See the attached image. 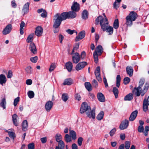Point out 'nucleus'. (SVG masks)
I'll return each instance as SVG.
<instances>
[{
  "label": "nucleus",
  "mask_w": 149,
  "mask_h": 149,
  "mask_svg": "<svg viewBox=\"0 0 149 149\" xmlns=\"http://www.w3.org/2000/svg\"><path fill=\"white\" fill-rule=\"evenodd\" d=\"M77 16L76 13L73 11L64 12L60 15L58 13L56 14L54 17L56 19L55 20L53 27L54 28H58L60 26L62 21L66 20L67 19L74 18Z\"/></svg>",
  "instance_id": "obj_1"
},
{
  "label": "nucleus",
  "mask_w": 149,
  "mask_h": 149,
  "mask_svg": "<svg viewBox=\"0 0 149 149\" xmlns=\"http://www.w3.org/2000/svg\"><path fill=\"white\" fill-rule=\"evenodd\" d=\"M149 87V84L146 83L142 90V88L140 86L138 87H135L132 91L133 94L136 96H139L141 94V96H143L145 93L147 92Z\"/></svg>",
  "instance_id": "obj_2"
},
{
  "label": "nucleus",
  "mask_w": 149,
  "mask_h": 149,
  "mask_svg": "<svg viewBox=\"0 0 149 149\" xmlns=\"http://www.w3.org/2000/svg\"><path fill=\"white\" fill-rule=\"evenodd\" d=\"M91 111V108L90 107L88 106L87 103L84 102L81 104V107L80 109V113L82 114L85 112L88 111Z\"/></svg>",
  "instance_id": "obj_3"
},
{
  "label": "nucleus",
  "mask_w": 149,
  "mask_h": 149,
  "mask_svg": "<svg viewBox=\"0 0 149 149\" xmlns=\"http://www.w3.org/2000/svg\"><path fill=\"white\" fill-rule=\"evenodd\" d=\"M100 23L102 29L103 31H105L106 27L108 24L107 18L104 19L102 17V19L100 20Z\"/></svg>",
  "instance_id": "obj_4"
},
{
  "label": "nucleus",
  "mask_w": 149,
  "mask_h": 149,
  "mask_svg": "<svg viewBox=\"0 0 149 149\" xmlns=\"http://www.w3.org/2000/svg\"><path fill=\"white\" fill-rule=\"evenodd\" d=\"M87 63L86 62H81L79 63L75 67L76 70L79 71L83 69L87 65Z\"/></svg>",
  "instance_id": "obj_5"
},
{
  "label": "nucleus",
  "mask_w": 149,
  "mask_h": 149,
  "mask_svg": "<svg viewBox=\"0 0 149 149\" xmlns=\"http://www.w3.org/2000/svg\"><path fill=\"white\" fill-rule=\"evenodd\" d=\"M100 69L99 66L97 67L95 71V74L97 80L99 82L102 81V78L100 76Z\"/></svg>",
  "instance_id": "obj_6"
},
{
  "label": "nucleus",
  "mask_w": 149,
  "mask_h": 149,
  "mask_svg": "<svg viewBox=\"0 0 149 149\" xmlns=\"http://www.w3.org/2000/svg\"><path fill=\"white\" fill-rule=\"evenodd\" d=\"M148 106H149V96L147 99L145 98L143 100V109L144 111H146L148 109Z\"/></svg>",
  "instance_id": "obj_7"
},
{
  "label": "nucleus",
  "mask_w": 149,
  "mask_h": 149,
  "mask_svg": "<svg viewBox=\"0 0 149 149\" xmlns=\"http://www.w3.org/2000/svg\"><path fill=\"white\" fill-rule=\"evenodd\" d=\"M71 9L72 11L76 12L78 11L80 9V6L78 3L77 2H74L71 6Z\"/></svg>",
  "instance_id": "obj_8"
},
{
  "label": "nucleus",
  "mask_w": 149,
  "mask_h": 149,
  "mask_svg": "<svg viewBox=\"0 0 149 149\" xmlns=\"http://www.w3.org/2000/svg\"><path fill=\"white\" fill-rule=\"evenodd\" d=\"M129 125V121L128 120L125 119L123 120L121 123L119 128L121 130H123L126 129Z\"/></svg>",
  "instance_id": "obj_9"
},
{
  "label": "nucleus",
  "mask_w": 149,
  "mask_h": 149,
  "mask_svg": "<svg viewBox=\"0 0 149 149\" xmlns=\"http://www.w3.org/2000/svg\"><path fill=\"white\" fill-rule=\"evenodd\" d=\"M73 54L72 57V61L73 63L77 64L80 61V55L77 52Z\"/></svg>",
  "instance_id": "obj_10"
},
{
  "label": "nucleus",
  "mask_w": 149,
  "mask_h": 149,
  "mask_svg": "<svg viewBox=\"0 0 149 149\" xmlns=\"http://www.w3.org/2000/svg\"><path fill=\"white\" fill-rule=\"evenodd\" d=\"M29 49L31 52L34 54L37 52V50L35 44L33 42H31L29 45Z\"/></svg>",
  "instance_id": "obj_11"
},
{
  "label": "nucleus",
  "mask_w": 149,
  "mask_h": 149,
  "mask_svg": "<svg viewBox=\"0 0 149 149\" xmlns=\"http://www.w3.org/2000/svg\"><path fill=\"white\" fill-rule=\"evenodd\" d=\"M12 29V25L11 24L8 25L3 31L2 33L5 35L7 34L10 32Z\"/></svg>",
  "instance_id": "obj_12"
},
{
  "label": "nucleus",
  "mask_w": 149,
  "mask_h": 149,
  "mask_svg": "<svg viewBox=\"0 0 149 149\" xmlns=\"http://www.w3.org/2000/svg\"><path fill=\"white\" fill-rule=\"evenodd\" d=\"M127 16L131 19L132 20L134 21L138 17V15L136 12L132 11Z\"/></svg>",
  "instance_id": "obj_13"
},
{
  "label": "nucleus",
  "mask_w": 149,
  "mask_h": 149,
  "mask_svg": "<svg viewBox=\"0 0 149 149\" xmlns=\"http://www.w3.org/2000/svg\"><path fill=\"white\" fill-rule=\"evenodd\" d=\"M43 29L41 26H38L36 29L35 34L38 36H41L43 33Z\"/></svg>",
  "instance_id": "obj_14"
},
{
  "label": "nucleus",
  "mask_w": 149,
  "mask_h": 149,
  "mask_svg": "<svg viewBox=\"0 0 149 149\" xmlns=\"http://www.w3.org/2000/svg\"><path fill=\"white\" fill-rule=\"evenodd\" d=\"M53 102L52 101H47L45 104V109L47 111H49L53 106Z\"/></svg>",
  "instance_id": "obj_15"
},
{
  "label": "nucleus",
  "mask_w": 149,
  "mask_h": 149,
  "mask_svg": "<svg viewBox=\"0 0 149 149\" xmlns=\"http://www.w3.org/2000/svg\"><path fill=\"white\" fill-rule=\"evenodd\" d=\"M138 113V111L136 110L132 112L129 117V120L130 121H133L137 117Z\"/></svg>",
  "instance_id": "obj_16"
},
{
  "label": "nucleus",
  "mask_w": 149,
  "mask_h": 149,
  "mask_svg": "<svg viewBox=\"0 0 149 149\" xmlns=\"http://www.w3.org/2000/svg\"><path fill=\"white\" fill-rule=\"evenodd\" d=\"M85 32L84 31H82L79 33L78 36H77L75 38V41H78L81 40L85 36Z\"/></svg>",
  "instance_id": "obj_17"
},
{
  "label": "nucleus",
  "mask_w": 149,
  "mask_h": 149,
  "mask_svg": "<svg viewBox=\"0 0 149 149\" xmlns=\"http://www.w3.org/2000/svg\"><path fill=\"white\" fill-rule=\"evenodd\" d=\"M87 116L90 118H92L94 119L95 118V111L92 110L91 109V111H88L86 112V113Z\"/></svg>",
  "instance_id": "obj_18"
},
{
  "label": "nucleus",
  "mask_w": 149,
  "mask_h": 149,
  "mask_svg": "<svg viewBox=\"0 0 149 149\" xmlns=\"http://www.w3.org/2000/svg\"><path fill=\"white\" fill-rule=\"evenodd\" d=\"M97 98L98 100L101 102H104L105 101V98L104 95L101 93H97Z\"/></svg>",
  "instance_id": "obj_19"
},
{
  "label": "nucleus",
  "mask_w": 149,
  "mask_h": 149,
  "mask_svg": "<svg viewBox=\"0 0 149 149\" xmlns=\"http://www.w3.org/2000/svg\"><path fill=\"white\" fill-rule=\"evenodd\" d=\"M29 2H27L24 5L22 10V11L24 13V15L26 14L29 12Z\"/></svg>",
  "instance_id": "obj_20"
},
{
  "label": "nucleus",
  "mask_w": 149,
  "mask_h": 149,
  "mask_svg": "<svg viewBox=\"0 0 149 149\" xmlns=\"http://www.w3.org/2000/svg\"><path fill=\"white\" fill-rule=\"evenodd\" d=\"M65 65L68 71L70 72L72 71L73 67L72 63L71 62L69 61L66 63Z\"/></svg>",
  "instance_id": "obj_21"
},
{
  "label": "nucleus",
  "mask_w": 149,
  "mask_h": 149,
  "mask_svg": "<svg viewBox=\"0 0 149 149\" xmlns=\"http://www.w3.org/2000/svg\"><path fill=\"white\" fill-rule=\"evenodd\" d=\"M7 81L6 76L3 74L0 75V84L3 86V84H5Z\"/></svg>",
  "instance_id": "obj_22"
},
{
  "label": "nucleus",
  "mask_w": 149,
  "mask_h": 149,
  "mask_svg": "<svg viewBox=\"0 0 149 149\" xmlns=\"http://www.w3.org/2000/svg\"><path fill=\"white\" fill-rule=\"evenodd\" d=\"M126 71L127 73L130 77H131L133 75V70L132 67L128 66L126 68Z\"/></svg>",
  "instance_id": "obj_23"
},
{
  "label": "nucleus",
  "mask_w": 149,
  "mask_h": 149,
  "mask_svg": "<svg viewBox=\"0 0 149 149\" xmlns=\"http://www.w3.org/2000/svg\"><path fill=\"white\" fill-rule=\"evenodd\" d=\"M88 13L86 10H84L82 12L81 14V17L83 19H86L88 17Z\"/></svg>",
  "instance_id": "obj_24"
},
{
  "label": "nucleus",
  "mask_w": 149,
  "mask_h": 149,
  "mask_svg": "<svg viewBox=\"0 0 149 149\" xmlns=\"http://www.w3.org/2000/svg\"><path fill=\"white\" fill-rule=\"evenodd\" d=\"M72 80L70 78H68L65 80L63 84L64 85H70L72 84Z\"/></svg>",
  "instance_id": "obj_25"
},
{
  "label": "nucleus",
  "mask_w": 149,
  "mask_h": 149,
  "mask_svg": "<svg viewBox=\"0 0 149 149\" xmlns=\"http://www.w3.org/2000/svg\"><path fill=\"white\" fill-rule=\"evenodd\" d=\"M28 127L27 121L26 120H24L22 123V130L26 131Z\"/></svg>",
  "instance_id": "obj_26"
},
{
  "label": "nucleus",
  "mask_w": 149,
  "mask_h": 149,
  "mask_svg": "<svg viewBox=\"0 0 149 149\" xmlns=\"http://www.w3.org/2000/svg\"><path fill=\"white\" fill-rule=\"evenodd\" d=\"M65 144L63 141H61L58 142V146H56L55 149H64Z\"/></svg>",
  "instance_id": "obj_27"
},
{
  "label": "nucleus",
  "mask_w": 149,
  "mask_h": 149,
  "mask_svg": "<svg viewBox=\"0 0 149 149\" xmlns=\"http://www.w3.org/2000/svg\"><path fill=\"white\" fill-rule=\"evenodd\" d=\"M85 86L86 89L89 91H91L92 90V87L90 83L89 82H86L84 84Z\"/></svg>",
  "instance_id": "obj_28"
},
{
  "label": "nucleus",
  "mask_w": 149,
  "mask_h": 149,
  "mask_svg": "<svg viewBox=\"0 0 149 149\" xmlns=\"http://www.w3.org/2000/svg\"><path fill=\"white\" fill-rule=\"evenodd\" d=\"M25 24L24 21L21 22L20 26V33L21 35H23L24 34V27L25 26Z\"/></svg>",
  "instance_id": "obj_29"
},
{
  "label": "nucleus",
  "mask_w": 149,
  "mask_h": 149,
  "mask_svg": "<svg viewBox=\"0 0 149 149\" xmlns=\"http://www.w3.org/2000/svg\"><path fill=\"white\" fill-rule=\"evenodd\" d=\"M126 24L128 26H131L132 24V21H134L132 20L131 19L127 16L126 17Z\"/></svg>",
  "instance_id": "obj_30"
},
{
  "label": "nucleus",
  "mask_w": 149,
  "mask_h": 149,
  "mask_svg": "<svg viewBox=\"0 0 149 149\" xmlns=\"http://www.w3.org/2000/svg\"><path fill=\"white\" fill-rule=\"evenodd\" d=\"M70 136L73 140H74L77 138L76 134V132L73 130H71L70 131Z\"/></svg>",
  "instance_id": "obj_31"
},
{
  "label": "nucleus",
  "mask_w": 149,
  "mask_h": 149,
  "mask_svg": "<svg viewBox=\"0 0 149 149\" xmlns=\"http://www.w3.org/2000/svg\"><path fill=\"white\" fill-rule=\"evenodd\" d=\"M18 116L16 114H14L12 116V118L14 125L17 126L18 125V123L17 121V119Z\"/></svg>",
  "instance_id": "obj_32"
},
{
  "label": "nucleus",
  "mask_w": 149,
  "mask_h": 149,
  "mask_svg": "<svg viewBox=\"0 0 149 149\" xmlns=\"http://www.w3.org/2000/svg\"><path fill=\"white\" fill-rule=\"evenodd\" d=\"M33 33H31L29 35L26 39V42H32L33 39Z\"/></svg>",
  "instance_id": "obj_33"
},
{
  "label": "nucleus",
  "mask_w": 149,
  "mask_h": 149,
  "mask_svg": "<svg viewBox=\"0 0 149 149\" xmlns=\"http://www.w3.org/2000/svg\"><path fill=\"white\" fill-rule=\"evenodd\" d=\"M133 98V95L132 93H130L126 95L124 97L125 101H130Z\"/></svg>",
  "instance_id": "obj_34"
},
{
  "label": "nucleus",
  "mask_w": 149,
  "mask_h": 149,
  "mask_svg": "<svg viewBox=\"0 0 149 149\" xmlns=\"http://www.w3.org/2000/svg\"><path fill=\"white\" fill-rule=\"evenodd\" d=\"M107 30V31L109 33V34L111 35L113 33V28L111 26H107L106 27L105 31Z\"/></svg>",
  "instance_id": "obj_35"
},
{
  "label": "nucleus",
  "mask_w": 149,
  "mask_h": 149,
  "mask_svg": "<svg viewBox=\"0 0 149 149\" xmlns=\"http://www.w3.org/2000/svg\"><path fill=\"white\" fill-rule=\"evenodd\" d=\"M113 92L115 98H117L118 97V90L116 87H113Z\"/></svg>",
  "instance_id": "obj_36"
},
{
  "label": "nucleus",
  "mask_w": 149,
  "mask_h": 149,
  "mask_svg": "<svg viewBox=\"0 0 149 149\" xmlns=\"http://www.w3.org/2000/svg\"><path fill=\"white\" fill-rule=\"evenodd\" d=\"M121 78L120 75H118L116 77V86L117 87L119 88L120 85V82Z\"/></svg>",
  "instance_id": "obj_37"
},
{
  "label": "nucleus",
  "mask_w": 149,
  "mask_h": 149,
  "mask_svg": "<svg viewBox=\"0 0 149 149\" xmlns=\"http://www.w3.org/2000/svg\"><path fill=\"white\" fill-rule=\"evenodd\" d=\"M6 99L4 98L1 100L0 105L1 106L3 107V109H5L6 108Z\"/></svg>",
  "instance_id": "obj_38"
},
{
  "label": "nucleus",
  "mask_w": 149,
  "mask_h": 149,
  "mask_svg": "<svg viewBox=\"0 0 149 149\" xmlns=\"http://www.w3.org/2000/svg\"><path fill=\"white\" fill-rule=\"evenodd\" d=\"M104 114V112L103 111H101L98 115L97 117V118L99 120H101L102 119Z\"/></svg>",
  "instance_id": "obj_39"
},
{
  "label": "nucleus",
  "mask_w": 149,
  "mask_h": 149,
  "mask_svg": "<svg viewBox=\"0 0 149 149\" xmlns=\"http://www.w3.org/2000/svg\"><path fill=\"white\" fill-rule=\"evenodd\" d=\"M71 138L70 136L68 134H66L64 137L65 141L67 143L71 141Z\"/></svg>",
  "instance_id": "obj_40"
},
{
  "label": "nucleus",
  "mask_w": 149,
  "mask_h": 149,
  "mask_svg": "<svg viewBox=\"0 0 149 149\" xmlns=\"http://www.w3.org/2000/svg\"><path fill=\"white\" fill-rule=\"evenodd\" d=\"M113 28L116 29H117L119 27V22L118 19H116L114 20L113 24Z\"/></svg>",
  "instance_id": "obj_41"
},
{
  "label": "nucleus",
  "mask_w": 149,
  "mask_h": 149,
  "mask_svg": "<svg viewBox=\"0 0 149 149\" xmlns=\"http://www.w3.org/2000/svg\"><path fill=\"white\" fill-rule=\"evenodd\" d=\"M62 136L61 134H56L55 136V139L56 141L58 142H59L61 141H63L62 140Z\"/></svg>",
  "instance_id": "obj_42"
},
{
  "label": "nucleus",
  "mask_w": 149,
  "mask_h": 149,
  "mask_svg": "<svg viewBox=\"0 0 149 149\" xmlns=\"http://www.w3.org/2000/svg\"><path fill=\"white\" fill-rule=\"evenodd\" d=\"M31 68V67L30 66H28L26 68L25 70L27 74H30L31 73L32 71Z\"/></svg>",
  "instance_id": "obj_43"
},
{
  "label": "nucleus",
  "mask_w": 149,
  "mask_h": 149,
  "mask_svg": "<svg viewBox=\"0 0 149 149\" xmlns=\"http://www.w3.org/2000/svg\"><path fill=\"white\" fill-rule=\"evenodd\" d=\"M97 51L96 52L97 53H100L101 54L103 52V48L102 46L101 45L98 46L95 51Z\"/></svg>",
  "instance_id": "obj_44"
},
{
  "label": "nucleus",
  "mask_w": 149,
  "mask_h": 149,
  "mask_svg": "<svg viewBox=\"0 0 149 149\" xmlns=\"http://www.w3.org/2000/svg\"><path fill=\"white\" fill-rule=\"evenodd\" d=\"M93 56L94 59V61L96 63H97L98 61L97 54L96 51H95L93 54Z\"/></svg>",
  "instance_id": "obj_45"
},
{
  "label": "nucleus",
  "mask_w": 149,
  "mask_h": 149,
  "mask_svg": "<svg viewBox=\"0 0 149 149\" xmlns=\"http://www.w3.org/2000/svg\"><path fill=\"white\" fill-rule=\"evenodd\" d=\"M79 43L76 44L74 47V48L71 54H73L74 52L76 51L79 48Z\"/></svg>",
  "instance_id": "obj_46"
},
{
  "label": "nucleus",
  "mask_w": 149,
  "mask_h": 149,
  "mask_svg": "<svg viewBox=\"0 0 149 149\" xmlns=\"http://www.w3.org/2000/svg\"><path fill=\"white\" fill-rule=\"evenodd\" d=\"M28 95L30 98H33L34 96V93L32 91H29L28 92Z\"/></svg>",
  "instance_id": "obj_47"
},
{
  "label": "nucleus",
  "mask_w": 149,
  "mask_h": 149,
  "mask_svg": "<svg viewBox=\"0 0 149 149\" xmlns=\"http://www.w3.org/2000/svg\"><path fill=\"white\" fill-rule=\"evenodd\" d=\"M62 98L64 101H66L68 98L67 94L65 93L63 94L62 96Z\"/></svg>",
  "instance_id": "obj_48"
},
{
  "label": "nucleus",
  "mask_w": 149,
  "mask_h": 149,
  "mask_svg": "<svg viewBox=\"0 0 149 149\" xmlns=\"http://www.w3.org/2000/svg\"><path fill=\"white\" fill-rule=\"evenodd\" d=\"M56 67L55 63H52L50 65L49 70L50 72L53 71Z\"/></svg>",
  "instance_id": "obj_49"
},
{
  "label": "nucleus",
  "mask_w": 149,
  "mask_h": 149,
  "mask_svg": "<svg viewBox=\"0 0 149 149\" xmlns=\"http://www.w3.org/2000/svg\"><path fill=\"white\" fill-rule=\"evenodd\" d=\"M66 32L70 35L74 33H76V34H77V32L74 30H71L70 29H68L66 30Z\"/></svg>",
  "instance_id": "obj_50"
},
{
  "label": "nucleus",
  "mask_w": 149,
  "mask_h": 149,
  "mask_svg": "<svg viewBox=\"0 0 149 149\" xmlns=\"http://www.w3.org/2000/svg\"><path fill=\"white\" fill-rule=\"evenodd\" d=\"M125 147L126 149H129L130 146V142L126 141L125 143Z\"/></svg>",
  "instance_id": "obj_51"
},
{
  "label": "nucleus",
  "mask_w": 149,
  "mask_h": 149,
  "mask_svg": "<svg viewBox=\"0 0 149 149\" xmlns=\"http://www.w3.org/2000/svg\"><path fill=\"white\" fill-rule=\"evenodd\" d=\"M38 59V57L36 56L34 57L31 58L30 60L32 62L35 63L37 62Z\"/></svg>",
  "instance_id": "obj_52"
},
{
  "label": "nucleus",
  "mask_w": 149,
  "mask_h": 149,
  "mask_svg": "<svg viewBox=\"0 0 149 149\" xmlns=\"http://www.w3.org/2000/svg\"><path fill=\"white\" fill-rule=\"evenodd\" d=\"M130 81V79L129 77H126L124 79V83L125 84H128Z\"/></svg>",
  "instance_id": "obj_53"
},
{
  "label": "nucleus",
  "mask_w": 149,
  "mask_h": 149,
  "mask_svg": "<svg viewBox=\"0 0 149 149\" xmlns=\"http://www.w3.org/2000/svg\"><path fill=\"white\" fill-rule=\"evenodd\" d=\"M8 133L9 136L14 140L15 137V133L13 132H8Z\"/></svg>",
  "instance_id": "obj_54"
},
{
  "label": "nucleus",
  "mask_w": 149,
  "mask_h": 149,
  "mask_svg": "<svg viewBox=\"0 0 149 149\" xmlns=\"http://www.w3.org/2000/svg\"><path fill=\"white\" fill-rule=\"evenodd\" d=\"M28 149H34L35 146L33 143H31L29 144L28 145Z\"/></svg>",
  "instance_id": "obj_55"
},
{
  "label": "nucleus",
  "mask_w": 149,
  "mask_h": 149,
  "mask_svg": "<svg viewBox=\"0 0 149 149\" xmlns=\"http://www.w3.org/2000/svg\"><path fill=\"white\" fill-rule=\"evenodd\" d=\"M19 101V97H18L15 98L14 101V105L16 106Z\"/></svg>",
  "instance_id": "obj_56"
},
{
  "label": "nucleus",
  "mask_w": 149,
  "mask_h": 149,
  "mask_svg": "<svg viewBox=\"0 0 149 149\" xmlns=\"http://www.w3.org/2000/svg\"><path fill=\"white\" fill-rule=\"evenodd\" d=\"M92 84L94 87L96 88L98 84L97 81L95 79H94L92 81Z\"/></svg>",
  "instance_id": "obj_57"
},
{
  "label": "nucleus",
  "mask_w": 149,
  "mask_h": 149,
  "mask_svg": "<svg viewBox=\"0 0 149 149\" xmlns=\"http://www.w3.org/2000/svg\"><path fill=\"white\" fill-rule=\"evenodd\" d=\"M102 17L101 16H99L95 19V23L97 25L98 24L99 22H100L99 20L102 19Z\"/></svg>",
  "instance_id": "obj_58"
},
{
  "label": "nucleus",
  "mask_w": 149,
  "mask_h": 149,
  "mask_svg": "<svg viewBox=\"0 0 149 149\" xmlns=\"http://www.w3.org/2000/svg\"><path fill=\"white\" fill-rule=\"evenodd\" d=\"M83 140V139L81 137H79L78 139V143L79 146H81L82 145V142Z\"/></svg>",
  "instance_id": "obj_59"
},
{
  "label": "nucleus",
  "mask_w": 149,
  "mask_h": 149,
  "mask_svg": "<svg viewBox=\"0 0 149 149\" xmlns=\"http://www.w3.org/2000/svg\"><path fill=\"white\" fill-rule=\"evenodd\" d=\"M116 130L115 128L112 129L109 132V134L111 136H112L115 134Z\"/></svg>",
  "instance_id": "obj_60"
},
{
  "label": "nucleus",
  "mask_w": 149,
  "mask_h": 149,
  "mask_svg": "<svg viewBox=\"0 0 149 149\" xmlns=\"http://www.w3.org/2000/svg\"><path fill=\"white\" fill-rule=\"evenodd\" d=\"M120 3H117L116 1H115L113 4V8H114L117 9L119 6Z\"/></svg>",
  "instance_id": "obj_61"
},
{
  "label": "nucleus",
  "mask_w": 149,
  "mask_h": 149,
  "mask_svg": "<svg viewBox=\"0 0 149 149\" xmlns=\"http://www.w3.org/2000/svg\"><path fill=\"white\" fill-rule=\"evenodd\" d=\"M13 76V72L12 71L9 70L8 72L7 77L8 78H10Z\"/></svg>",
  "instance_id": "obj_62"
},
{
  "label": "nucleus",
  "mask_w": 149,
  "mask_h": 149,
  "mask_svg": "<svg viewBox=\"0 0 149 149\" xmlns=\"http://www.w3.org/2000/svg\"><path fill=\"white\" fill-rule=\"evenodd\" d=\"M144 128L143 126H139L138 128V131L139 132H143Z\"/></svg>",
  "instance_id": "obj_63"
},
{
  "label": "nucleus",
  "mask_w": 149,
  "mask_h": 149,
  "mask_svg": "<svg viewBox=\"0 0 149 149\" xmlns=\"http://www.w3.org/2000/svg\"><path fill=\"white\" fill-rule=\"evenodd\" d=\"M145 82L144 80L143 79H141L139 82V86L140 87H142L143 85L144 84Z\"/></svg>",
  "instance_id": "obj_64"
}]
</instances>
